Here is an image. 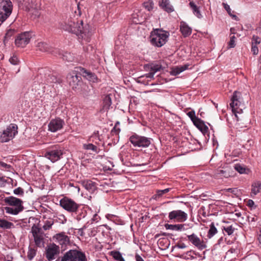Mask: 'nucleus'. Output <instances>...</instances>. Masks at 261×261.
I'll return each mask as SVG.
<instances>
[{"label": "nucleus", "mask_w": 261, "mask_h": 261, "mask_svg": "<svg viewBox=\"0 0 261 261\" xmlns=\"http://www.w3.org/2000/svg\"><path fill=\"white\" fill-rule=\"evenodd\" d=\"M63 29L72 34H75L77 37L81 44H83V41L88 43L91 41L92 33L90 30V26L88 24L84 25L83 20L75 22L71 18L65 22L63 25Z\"/></svg>", "instance_id": "obj_1"}, {"label": "nucleus", "mask_w": 261, "mask_h": 261, "mask_svg": "<svg viewBox=\"0 0 261 261\" xmlns=\"http://www.w3.org/2000/svg\"><path fill=\"white\" fill-rule=\"evenodd\" d=\"M0 200H3L6 204L14 206V207L8 206L4 207L6 213L8 214L16 215L24 209L22 200L13 196L5 197V195L3 194L0 195Z\"/></svg>", "instance_id": "obj_2"}, {"label": "nucleus", "mask_w": 261, "mask_h": 261, "mask_svg": "<svg viewBox=\"0 0 261 261\" xmlns=\"http://www.w3.org/2000/svg\"><path fill=\"white\" fill-rule=\"evenodd\" d=\"M170 33L163 29H155L150 32L149 41L155 47H161L168 41Z\"/></svg>", "instance_id": "obj_3"}, {"label": "nucleus", "mask_w": 261, "mask_h": 261, "mask_svg": "<svg viewBox=\"0 0 261 261\" xmlns=\"http://www.w3.org/2000/svg\"><path fill=\"white\" fill-rule=\"evenodd\" d=\"M59 259L60 261H88L85 252L77 249H70Z\"/></svg>", "instance_id": "obj_4"}, {"label": "nucleus", "mask_w": 261, "mask_h": 261, "mask_svg": "<svg viewBox=\"0 0 261 261\" xmlns=\"http://www.w3.org/2000/svg\"><path fill=\"white\" fill-rule=\"evenodd\" d=\"M63 154V149L59 145H53L48 148L44 153V156L51 162H56L61 158Z\"/></svg>", "instance_id": "obj_5"}, {"label": "nucleus", "mask_w": 261, "mask_h": 261, "mask_svg": "<svg viewBox=\"0 0 261 261\" xmlns=\"http://www.w3.org/2000/svg\"><path fill=\"white\" fill-rule=\"evenodd\" d=\"M18 126L15 123H11L6 129L0 131V142L5 143L12 140L18 133Z\"/></svg>", "instance_id": "obj_6"}, {"label": "nucleus", "mask_w": 261, "mask_h": 261, "mask_svg": "<svg viewBox=\"0 0 261 261\" xmlns=\"http://www.w3.org/2000/svg\"><path fill=\"white\" fill-rule=\"evenodd\" d=\"M129 141L135 147L145 148L151 144L152 139L134 133L130 136Z\"/></svg>", "instance_id": "obj_7"}, {"label": "nucleus", "mask_w": 261, "mask_h": 261, "mask_svg": "<svg viewBox=\"0 0 261 261\" xmlns=\"http://www.w3.org/2000/svg\"><path fill=\"white\" fill-rule=\"evenodd\" d=\"M13 4L10 0H0V22L5 21L12 12Z\"/></svg>", "instance_id": "obj_8"}, {"label": "nucleus", "mask_w": 261, "mask_h": 261, "mask_svg": "<svg viewBox=\"0 0 261 261\" xmlns=\"http://www.w3.org/2000/svg\"><path fill=\"white\" fill-rule=\"evenodd\" d=\"M53 241L57 245L60 246L61 252L64 251L68 246H71V242L69 237L64 232H61L56 234L53 237Z\"/></svg>", "instance_id": "obj_9"}, {"label": "nucleus", "mask_w": 261, "mask_h": 261, "mask_svg": "<svg viewBox=\"0 0 261 261\" xmlns=\"http://www.w3.org/2000/svg\"><path fill=\"white\" fill-rule=\"evenodd\" d=\"M32 31H26L18 34L15 39V44L18 47L23 48L28 44L32 37Z\"/></svg>", "instance_id": "obj_10"}, {"label": "nucleus", "mask_w": 261, "mask_h": 261, "mask_svg": "<svg viewBox=\"0 0 261 261\" xmlns=\"http://www.w3.org/2000/svg\"><path fill=\"white\" fill-rule=\"evenodd\" d=\"M77 70L68 74L67 79L69 86L73 90L79 89L83 84L81 75H78Z\"/></svg>", "instance_id": "obj_11"}, {"label": "nucleus", "mask_w": 261, "mask_h": 261, "mask_svg": "<svg viewBox=\"0 0 261 261\" xmlns=\"http://www.w3.org/2000/svg\"><path fill=\"white\" fill-rule=\"evenodd\" d=\"M79 204L73 199L66 196H64L60 200V205L64 210L71 214H73L74 211L77 208Z\"/></svg>", "instance_id": "obj_12"}, {"label": "nucleus", "mask_w": 261, "mask_h": 261, "mask_svg": "<svg viewBox=\"0 0 261 261\" xmlns=\"http://www.w3.org/2000/svg\"><path fill=\"white\" fill-rule=\"evenodd\" d=\"M60 252V246L55 243L47 245L45 249V257L48 261H52L56 258Z\"/></svg>", "instance_id": "obj_13"}, {"label": "nucleus", "mask_w": 261, "mask_h": 261, "mask_svg": "<svg viewBox=\"0 0 261 261\" xmlns=\"http://www.w3.org/2000/svg\"><path fill=\"white\" fill-rule=\"evenodd\" d=\"M187 239L185 238L184 240H188L193 245L196 247L199 250H203L206 248V245L203 240L200 239L196 234L192 233L188 235Z\"/></svg>", "instance_id": "obj_14"}, {"label": "nucleus", "mask_w": 261, "mask_h": 261, "mask_svg": "<svg viewBox=\"0 0 261 261\" xmlns=\"http://www.w3.org/2000/svg\"><path fill=\"white\" fill-rule=\"evenodd\" d=\"M77 72L80 75L83 76L86 80L92 83H98L100 80L97 77V75L93 72L87 70L82 67H76Z\"/></svg>", "instance_id": "obj_15"}, {"label": "nucleus", "mask_w": 261, "mask_h": 261, "mask_svg": "<svg viewBox=\"0 0 261 261\" xmlns=\"http://www.w3.org/2000/svg\"><path fill=\"white\" fill-rule=\"evenodd\" d=\"M168 217L170 220L182 222L187 219V214L181 210L173 211L169 213Z\"/></svg>", "instance_id": "obj_16"}, {"label": "nucleus", "mask_w": 261, "mask_h": 261, "mask_svg": "<svg viewBox=\"0 0 261 261\" xmlns=\"http://www.w3.org/2000/svg\"><path fill=\"white\" fill-rule=\"evenodd\" d=\"M162 69V66L161 64L150 63L144 65V69L146 71L149 72L147 74L146 77L152 78L155 72L160 71Z\"/></svg>", "instance_id": "obj_17"}, {"label": "nucleus", "mask_w": 261, "mask_h": 261, "mask_svg": "<svg viewBox=\"0 0 261 261\" xmlns=\"http://www.w3.org/2000/svg\"><path fill=\"white\" fill-rule=\"evenodd\" d=\"M64 124V121L63 120L59 118L52 119L48 125V130L51 132H56L62 128Z\"/></svg>", "instance_id": "obj_18"}, {"label": "nucleus", "mask_w": 261, "mask_h": 261, "mask_svg": "<svg viewBox=\"0 0 261 261\" xmlns=\"http://www.w3.org/2000/svg\"><path fill=\"white\" fill-rule=\"evenodd\" d=\"M44 84L47 85L49 84H59L62 83V79L60 76L55 74L53 73H49L44 75Z\"/></svg>", "instance_id": "obj_19"}, {"label": "nucleus", "mask_w": 261, "mask_h": 261, "mask_svg": "<svg viewBox=\"0 0 261 261\" xmlns=\"http://www.w3.org/2000/svg\"><path fill=\"white\" fill-rule=\"evenodd\" d=\"M80 183L90 193H93L97 189V184L90 179L81 180Z\"/></svg>", "instance_id": "obj_20"}, {"label": "nucleus", "mask_w": 261, "mask_h": 261, "mask_svg": "<svg viewBox=\"0 0 261 261\" xmlns=\"http://www.w3.org/2000/svg\"><path fill=\"white\" fill-rule=\"evenodd\" d=\"M237 94L238 92L236 91L233 93L231 98V102L230 103V106L232 112L234 113H239V110H242L241 109H239L241 102L238 99Z\"/></svg>", "instance_id": "obj_21"}, {"label": "nucleus", "mask_w": 261, "mask_h": 261, "mask_svg": "<svg viewBox=\"0 0 261 261\" xmlns=\"http://www.w3.org/2000/svg\"><path fill=\"white\" fill-rule=\"evenodd\" d=\"M72 215L78 221L84 218L87 215V211L85 207L82 205L79 204L77 208L74 211Z\"/></svg>", "instance_id": "obj_22"}, {"label": "nucleus", "mask_w": 261, "mask_h": 261, "mask_svg": "<svg viewBox=\"0 0 261 261\" xmlns=\"http://www.w3.org/2000/svg\"><path fill=\"white\" fill-rule=\"evenodd\" d=\"M206 137V135L209 138L210 133L208 127L205 125L204 122L201 119H198L193 124Z\"/></svg>", "instance_id": "obj_23"}, {"label": "nucleus", "mask_w": 261, "mask_h": 261, "mask_svg": "<svg viewBox=\"0 0 261 261\" xmlns=\"http://www.w3.org/2000/svg\"><path fill=\"white\" fill-rule=\"evenodd\" d=\"M159 6L163 10L168 13H172L174 11L169 0H161L159 2Z\"/></svg>", "instance_id": "obj_24"}, {"label": "nucleus", "mask_w": 261, "mask_h": 261, "mask_svg": "<svg viewBox=\"0 0 261 261\" xmlns=\"http://www.w3.org/2000/svg\"><path fill=\"white\" fill-rule=\"evenodd\" d=\"M120 159L122 164L127 167L133 166L130 162L131 155L127 152H122L119 154Z\"/></svg>", "instance_id": "obj_25"}, {"label": "nucleus", "mask_w": 261, "mask_h": 261, "mask_svg": "<svg viewBox=\"0 0 261 261\" xmlns=\"http://www.w3.org/2000/svg\"><path fill=\"white\" fill-rule=\"evenodd\" d=\"M180 31L184 37L189 36L192 33V29L185 21L180 23Z\"/></svg>", "instance_id": "obj_26"}, {"label": "nucleus", "mask_w": 261, "mask_h": 261, "mask_svg": "<svg viewBox=\"0 0 261 261\" xmlns=\"http://www.w3.org/2000/svg\"><path fill=\"white\" fill-rule=\"evenodd\" d=\"M196 253L192 250L187 251L182 254H177L175 256L182 259L186 260H192L196 258Z\"/></svg>", "instance_id": "obj_27"}, {"label": "nucleus", "mask_w": 261, "mask_h": 261, "mask_svg": "<svg viewBox=\"0 0 261 261\" xmlns=\"http://www.w3.org/2000/svg\"><path fill=\"white\" fill-rule=\"evenodd\" d=\"M95 144L96 145L92 143L84 144L83 147L85 150H92L95 153H98L100 149L98 148L97 145H98L99 143L95 142Z\"/></svg>", "instance_id": "obj_28"}, {"label": "nucleus", "mask_w": 261, "mask_h": 261, "mask_svg": "<svg viewBox=\"0 0 261 261\" xmlns=\"http://www.w3.org/2000/svg\"><path fill=\"white\" fill-rule=\"evenodd\" d=\"M221 229L224 235L227 234L228 236H230L234 232L236 228L232 225H230L227 222L225 225L222 226Z\"/></svg>", "instance_id": "obj_29"}, {"label": "nucleus", "mask_w": 261, "mask_h": 261, "mask_svg": "<svg viewBox=\"0 0 261 261\" xmlns=\"http://www.w3.org/2000/svg\"><path fill=\"white\" fill-rule=\"evenodd\" d=\"M57 51L59 52V55L61 56V58L63 60L67 62H72L74 60V57L71 53L68 51H62L61 53L59 50H58Z\"/></svg>", "instance_id": "obj_30"}, {"label": "nucleus", "mask_w": 261, "mask_h": 261, "mask_svg": "<svg viewBox=\"0 0 261 261\" xmlns=\"http://www.w3.org/2000/svg\"><path fill=\"white\" fill-rule=\"evenodd\" d=\"M171 189V188H166L164 190H156L155 193L152 196V198L158 200L160 198L162 197L165 194L169 192Z\"/></svg>", "instance_id": "obj_31"}, {"label": "nucleus", "mask_w": 261, "mask_h": 261, "mask_svg": "<svg viewBox=\"0 0 261 261\" xmlns=\"http://www.w3.org/2000/svg\"><path fill=\"white\" fill-rule=\"evenodd\" d=\"M112 105V99L110 95H107L103 99L102 110L108 111Z\"/></svg>", "instance_id": "obj_32"}, {"label": "nucleus", "mask_w": 261, "mask_h": 261, "mask_svg": "<svg viewBox=\"0 0 261 261\" xmlns=\"http://www.w3.org/2000/svg\"><path fill=\"white\" fill-rule=\"evenodd\" d=\"M189 6L193 11V13L198 18H201L202 16L200 13L199 7H198L193 1L190 2L189 3Z\"/></svg>", "instance_id": "obj_33"}, {"label": "nucleus", "mask_w": 261, "mask_h": 261, "mask_svg": "<svg viewBox=\"0 0 261 261\" xmlns=\"http://www.w3.org/2000/svg\"><path fill=\"white\" fill-rule=\"evenodd\" d=\"M106 217L107 219L113 222L116 224L122 225L123 224V220H122L118 216L108 214L106 215Z\"/></svg>", "instance_id": "obj_34"}, {"label": "nucleus", "mask_w": 261, "mask_h": 261, "mask_svg": "<svg viewBox=\"0 0 261 261\" xmlns=\"http://www.w3.org/2000/svg\"><path fill=\"white\" fill-rule=\"evenodd\" d=\"M261 190V182L260 181H256L252 184L251 196L252 195H256L260 192Z\"/></svg>", "instance_id": "obj_35"}, {"label": "nucleus", "mask_w": 261, "mask_h": 261, "mask_svg": "<svg viewBox=\"0 0 261 261\" xmlns=\"http://www.w3.org/2000/svg\"><path fill=\"white\" fill-rule=\"evenodd\" d=\"M14 227L12 222L4 219H0V227L4 229H11Z\"/></svg>", "instance_id": "obj_36"}, {"label": "nucleus", "mask_w": 261, "mask_h": 261, "mask_svg": "<svg viewBox=\"0 0 261 261\" xmlns=\"http://www.w3.org/2000/svg\"><path fill=\"white\" fill-rule=\"evenodd\" d=\"M218 223H216L215 224L214 222H212L210 225V229L208 231L207 237L210 239L212 238L214 235H215L218 231L216 227V226H218Z\"/></svg>", "instance_id": "obj_37"}, {"label": "nucleus", "mask_w": 261, "mask_h": 261, "mask_svg": "<svg viewBox=\"0 0 261 261\" xmlns=\"http://www.w3.org/2000/svg\"><path fill=\"white\" fill-rule=\"evenodd\" d=\"M16 32V31L15 29H10L8 30L4 37V43L6 44L8 40L15 34Z\"/></svg>", "instance_id": "obj_38"}, {"label": "nucleus", "mask_w": 261, "mask_h": 261, "mask_svg": "<svg viewBox=\"0 0 261 261\" xmlns=\"http://www.w3.org/2000/svg\"><path fill=\"white\" fill-rule=\"evenodd\" d=\"M30 2V0H23L22 2L20 1L19 7H21L24 11L29 12L32 8V6Z\"/></svg>", "instance_id": "obj_39"}, {"label": "nucleus", "mask_w": 261, "mask_h": 261, "mask_svg": "<svg viewBox=\"0 0 261 261\" xmlns=\"http://www.w3.org/2000/svg\"><path fill=\"white\" fill-rule=\"evenodd\" d=\"M34 239L35 243V245L39 247L42 246L44 244L43 237L38 234H36V232H34Z\"/></svg>", "instance_id": "obj_40"}, {"label": "nucleus", "mask_w": 261, "mask_h": 261, "mask_svg": "<svg viewBox=\"0 0 261 261\" xmlns=\"http://www.w3.org/2000/svg\"><path fill=\"white\" fill-rule=\"evenodd\" d=\"M110 255L112 256L113 258L118 261H125L122 257L121 253L117 250H113L110 252Z\"/></svg>", "instance_id": "obj_41"}, {"label": "nucleus", "mask_w": 261, "mask_h": 261, "mask_svg": "<svg viewBox=\"0 0 261 261\" xmlns=\"http://www.w3.org/2000/svg\"><path fill=\"white\" fill-rule=\"evenodd\" d=\"M212 211H210L207 207L204 206H202L199 210V214L201 215L204 217H206V216H212L213 215V213Z\"/></svg>", "instance_id": "obj_42"}, {"label": "nucleus", "mask_w": 261, "mask_h": 261, "mask_svg": "<svg viewBox=\"0 0 261 261\" xmlns=\"http://www.w3.org/2000/svg\"><path fill=\"white\" fill-rule=\"evenodd\" d=\"M166 227L174 230H181L185 229V224H168L166 225Z\"/></svg>", "instance_id": "obj_43"}, {"label": "nucleus", "mask_w": 261, "mask_h": 261, "mask_svg": "<svg viewBox=\"0 0 261 261\" xmlns=\"http://www.w3.org/2000/svg\"><path fill=\"white\" fill-rule=\"evenodd\" d=\"M38 49L43 52L48 51H49V46L48 44L45 42H39L37 44V46Z\"/></svg>", "instance_id": "obj_44"}, {"label": "nucleus", "mask_w": 261, "mask_h": 261, "mask_svg": "<svg viewBox=\"0 0 261 261\" xmlns=\"http://www.w3.org/2000/svg\"><path fill=\"white\" fill-rule=\"evenodd\" d=\"M143 6L148 11H151L154 7V3L152 0H148L143 3Z\"/></svg>", "instance_id": "obj_45"}, {"label": "nucleus", "mask_w": 261, "mask_h": 261, "mask_svg": "<svg viewBox=\"0 0 261 261\" xmlns=\"http://www.w3.org/2000/svg\"><path fill=\"white\" fill-rule=\"evenodd\" d=\"M37 250L31 247H29V250L27 254V257L29 260H31L35 256Z\"/></svg>", "instance_id": "obj_46"}, {"label": "nucleus", "mask_w": 261, "mask_h": 261, "mask_svg": "<svg viewBox=\"0 0 261 261\" xmlns=\"http://www.w3.org/2000/svg\"><path fill=\"white\" fill-rule=\"evenodd\" d=\"M187 115L189 116V117L190 118V119L191 120V121H192L193 123L194 124V122H195L196 121H197L198 119H199L200 118H199L198 117H197L196 115H195V112L194 110H192L191 111H189L187 113Z\"/></svg>", "instance_id": "obj_47"}, {"label": "nucleus", "mask_w": 261, "mask_h": 261, "mask_svg": "<svg viewBox=\"0 0 261 261\" xmlns=\"http://www.w3.org/2000/svg\"><path fill=\"white\" fill-rule=\"evenodd\" d=\"M54 223V221L53 219L47 220L45 222L44 224L42 227L44 230H48L51 228Z\"/></svg>", "instance_id": "obj_48"}, {"label": "nucleus", "mask_w": 261, "mask_h": 261, "mask_svg": "<svg viewBox=\"0 0 261 261\" xmlns=\"http://www.w3.org/2000/svg\"><path fill=\"white\" fill-rule=\"evenodd\" d=\"M222 5H223L224 8L225 9V10L228 13V14L230 16H231L232 18H234L235 19H237V16L236 15H233L231 13V10L229 6L227 4L225 3H222Z\"/></svg>", "instance_id": "obj_49"}, {"label": "nucleus", "mask_w": 261, "mask_h": 261, "mask_svg": "<svg viewBox=\"0 0 261 261\" xmlns=\"http://www.w3.org/2000/svg\"><path fill=\"white\" fill-rule=\"evenodd\" d=\"M236 37L234 35H230V40L228 42V46L229 48H234L236 46L235 40Z\"/></svg>", "instance_id": "obj_50"}, {"label": "nucleus", "mask_w": 261, "mask_h": 261, "mask_svg": "<svg viewBox=\"0 0 261 261\" xmlns=\"http://www.w3.org/2000/svg\"><path fill=\"white\" fill-rule=\"evenodd\" d=\"M207 207L210 211H212L213 215H215V214L217 213V205L215 204H210L207 205Z\"/></svg>", "instance_id": "obj_51"}, {"label": "nucleus", "mask_w": 261, "mask_h": 261, "mask_svg": "<svg viewBox=\"0 0 261 261\" xmlns=\"http://www.w3.org/2000/svg\"><path fill=\"white\" fill-rule=\"evenodd\" d=\"M234 169L240 173L243 174L246 173V169L242 166L240 164H236Z\"/></svg>", "instance_id": "obj_52"}, {"label": "nucleus", "mask_w": 261, "mask_h": 261, "mask_svg": "<svg viewBox=\"0 0 261 261\" xmlns=\"http://www.w3.org/2000/svg\"><path fill=\"white\" fill-rule=\"evenodd\" d=\"M260 41L261 39L258 36L255 35L252 36L251 39V44L257 45L260 43Z\"/></svg>", "instance_id": "obj_53"}, {"label": "nucleus", "mask_w": 261, "mask_h": 261, "mask_svg": "<svg viewBox=\"0 0 261 261\" xmlns=\"http://www.w3.org/2000/svg\"><path fill=\"white\" fill-rule=\"evenodd\" d=\"M9 61L12 64L14 65H18L19 63V60L18 58L16 56L14 55L10 58Z\"/></svg>", "instance_id": "obj_54"}, {"label": "nucleus", "mask_w": 261, "mask_h": 261, "mask_svg": "<svg viewBox=\"0 0 261 261\" xmlns=\"http://www.w3.org/2000/svg\"><path fill=\"white\" fill-rule=\"evenodd\" d=\"M14 194L22 196L24 195V190L21 187H18L13 190Z\"/></svg>", "instance_id": "obj_55"}, {"label": "nucleus", "mask_w": 261, "mask_h": 261, "mask_svg": "<svg viewBox=\"0 0 261 261\" xmlns=\"http://www.w3.org/2000/svg\"><path fill=\"white\" fill-rule=\"evenodd\" d=\"M93 47L91 44H88L86 46H83V50L85 53H89L92 52L93 51Z\"/></svg>", "instance_id": "obj_56"}, {"label": "nucleus", "mask_w": 261, "mask_h": 261, "mask_svg": "<svg viewBox=\"0 0 261 261\" xmlns=\"http://www.w3.org/2000/svg\"><path fill=\"white\" fill-rule=\"evenodd\" d=\"M187 246L185 243L181 242V241H178V242H177V243L174 246L172 247V248L173 249L176 248L179 249H184Z\"/></svg>", "instance_id": "obj_57"}, {"label": "nucleus", "mask_w": 261, "mask_h": 261, "mask_svg": "<svg viewBox=\"0 0 261 261\" xmlns=\"http://www.w3.org/2000/svg\"><path fill=\"white\" fill-rule=\"evenodd\" d=\"M120 132V128H118L117 126H114V127L112 128L111 131V134L112 135H118Z\"/></svg>", "instance_id": "obj_58"}, {"label": "nucleus", "mask_w": 261, "mask_h": 261, "mask_svg": "<svg viewBox=\"0 0 261 261\" xmlns=\"http://www.w3.org/2000/svg\"><path fill=\"white\" fill-rule=\"evenodd\" d=\"M180 71H179L178 66H176L175 68H173L170 72V73L172 75H177L179 74Z\"/></svg>", "instance_id": "obj_59"}, {"label": "nucleus", "mask_w": 261, "mask_h": 261, "mask_svg": "<svg viewBox=\"0 0 261 261\" xmlns=\"http://www.w3.org/2000/svg\"><path fill=\"white\" fill-rule=\"evenodd\" d=\"M247 220L249 223L256 222L257 220V217L256 216H247Z\"/></svg>", "instance_id": "obj_60"}, {"label": "nucleus", "mask_w": 261, "mask_h": 261, "mask_svg": "<svg viewBox=\"0 0 261 261\" xmlns=\"http://www.w3.org/2000/svg\"><path fill=\"white\" fill-rule=\"evenodd\" d=\"M251 50L253 55H257L258 53V49L257 45L251 44Z\"/></svg>", "instance_id": "obj_61"}, {"label": "nucleus", "mask_w": 261, "mask_h": 261, "mask_svg": "<svg viewBox=\"0 0 261 261\" xmlns=\"http://www.w3.org/2000/svg\"><path fill=\"white\" fill-rule=\"evenodd\" d=\"M92 138H97V139L100 141V138H99V132L98 130L97 131H95L93 134L91 136V137H90L89 138V141H91V139Z\"/></svg>", "instance_id": "obj_62"}, {"label": "nucleus", "mask_w": 261, "mask_h": 261, "mask_svg": "<svg viewBox=\"0 0 261 261\" xmlns=\"http://www.w3.org/2000/svg\"><path fill=\"white\" fill-rule=\"evenodd\" d=\"M0 166L6 169H9L11 167L10 165H8L2 161H0Z\"/></svg>", "instance_id": "obj_63"}, {"label": "nucleus", "mask_w": 261, "mask_h": 261, "mask_svg": "<svg viewBox=\"0 0 261 261\" xmlns=\"http://www.w3.org/2000/svg\"><path fill=\"white\" fill-rule=\"evenodd\" d=\"M7 180L3 177H0V187L5 186Z\"/></svg>", "instance_id": "obj_64"}]
</instances>
